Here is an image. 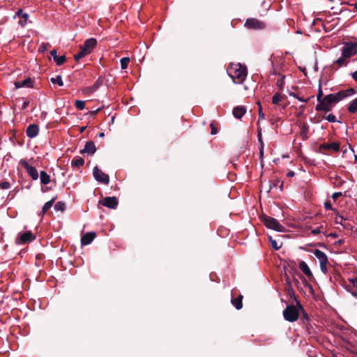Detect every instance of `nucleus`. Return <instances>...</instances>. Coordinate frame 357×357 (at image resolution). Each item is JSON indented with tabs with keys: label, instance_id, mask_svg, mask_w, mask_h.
<instances>
[{
	"label": "nucleus",
	"instance_id": "79ce46f5",
	"mask_svg": "<svg viewBox=\"0 0 357 357\" xmlns=\"http://www.w3.org/2000/svg\"><path fill=\"white\" fill-rule=\"evenodd\" d=\"M322 96H323V91L321 89H319V93H318L317 97L318 102H321V100H322V99H323Z\"/></svg>",
	"mask_w": 357,
	"mask_h": 357
},
{
	"label": "nucleus",
	"instance_id": "cd10ccee",
	"mask_svg": "<svg viewBox=\"0 0 357 357\" xmlns=\"http://www.w3.org/2000/svg\"><path fill=\"white\" fill-rule=\"evenodd\" d=\"M130 59L128 57H123L120 60L121 69H126L128 68Z\"/></svg>",
	"mask_w": 357,
	"mask_h": 357
},
{
	"label": "nucleus",
	"instance_id": "5701e85b",
	"mask_svg": "<svg viewBox=\"0 0 357 357\" xmlns=\"http://www.w3.org/2000/svg\"><path fill=\"white\" fill-rule=\"evenodd\" d=\"M40 178L41 183L47 185L50 182V176L44 171L40 172Z\"/></svg>",
	"mask_w": 357,
	"mask_h": 357
},
{
	"label": "nucleus",
	"instance_id": "603ef678",
	"mask_svg": "<svg viewBox=\"0 0 357 357\" xmlns=\"http://www.w3.org/2000/svg\"><path fill=\"white\" fill-rule=\"evenodd\" d=\"M341 195V192H335L333 195V199H336L337 197H338L339 196Z\"/></svg>",
	"mask_w": 357,
	"mask_h": 357
},
{
	"label": "nucleus",
	"instance_id": "dca6fc26",
	"mask_svg": "<svg viewBox=\"0 0 357 357\" xmlns=\"http://www.w3.org/2000/svg\"><path fill=\"white\" fill-rule=\"evenodd\" d=\"M96 151L95 144L92 141H89L86 143L84 148L81 151L82 153H87L89 155L93 154Z\"/></svg>",
	"mask_w": 357,
	"mask_h": 357
},
{
	"label": "nucleus",
	"instance_id": "c03bdc74",
	"mask_svg": "<svg viewBox=\"0 0 357 357\" xmlns=\"http://www.w3.org/2000/svg\"><path fill=\"white\" fill-rule=\"evenodd\" d=\"M349 282L357 288V277L350 279Z\"/></svg>",
	"mask_w": 357,
	"mask_h": 357
},
{
	"label": "nucleus",
	"instance_id": "aec40b11",
	"mask_svg": "<svg viewBox=\"0 0 357 357\" xmlns=\"http://www.w3.org/2000/svg\"><path fill=\"white\" fill-rule=\"evenodd\" d=\"M246 109L243 106H237L233 109V115L236 119H241L245 113Z\"/></svg>",
	"mask_w": 357,
	"mask_h": 357
},
{
	"label": "nucleus",
	"instance_id": "a18cd8bd",
	"mask_svg": "<svg viewBox=\"0 0 357 357\" xmlns=\"http://www.w3.org/2000/svg\"><path fill=\"white\" fill-rule=\"evenodd\" d=\"M331 106L326 102V105L324 107L323 111H325L326 112H329L331 109Z\"/></svg>",
	"mask_w": 357,
	"mask_h": 357
},
{
	"label": "nucleus",
	"instance_id": "2f4dec72",
	"mask_svg": "<svg viewBox=\"0 0 357 357\" xmlns=\"http://www.w3.org/2000/svg\"><path fill=\"white\" fill-rule=\"evenodd\" d=\"M75 105L77 109L82 110L85 107V102L83 101V100H77L75 101Z\"/></svg>",
	"mask_w": 357,
	"mask_h": 357
},
{
	"label": "nucleus",
	"instance_id": "20e7f679",
	"mask_svg": "<svg viewBox=\"0 0 357 357\" xmlns=\"http://www.w3.org/2000/svg\"><path fill=\"white\" fill-rule=\"evenodd\" d=\"M262 221L267 228L279 232H284L285 231L284 227L280 224L276 219L272 217L264 216L262 218Z\"/></svg>",
	"mask_w": 357,
	"mask_h": 357
},
{
	"label": "nucleus",
	"instance_id": "a211bd4d",
	"mask_svg": "<svg viewBox=\"0 0 357 357\" xmlns=\"http://www.w3.org/2000/svg\"><path fill=\"white\" fill-rule=\"evenodd\" d=\"M95 237H96V233L87 232L82 237V239H81L82 245H87L90 244L93 241V240L95 238Z\"/></svg>",
	"mask_w": 357,
	"mask_h": 357
},
{
	"label": "nucleus",
	"instance_id": "1a4fd4ad",
	"mask_svg": "<svg viewBox=\"0 0 357 357\" xmlns=\"http://www.w3.org/2000/svg\"><path fill=\"white\" fill-rule=\"evenodd\" d=\"M20 163L26 170L27 174L32 179L37 180L38 178V172L34 167L29 165L25 160H21Z\"/></svg>",
	"mask_w": 357,
	"mask_h": 357
},
{
	"label": "nucleus",
	"instance_id": "bf43d9fd",
	"mask_svg": "<svg viewBox=\"0 0 357 357\" xmlns=\"http://www.w3.org/2000/svg\"><path fill=\"white\" fill-rule=\"evenodd\" d=\"M98 86H99V85H98V84L96 82V83L94 84L93 88L96 89H97V88L98 87Z\"/></svg>",
	"mask_w": 357,
	"mask_h": 357
},
{
	"label": "nucleus",
	"instance_id": "a878e982",
	"mask_svg": "<svg viewBox=\"0 0 357 357\" xmlns=\"http://www.w3.org/2000/svg\"><path fill=\"white\" fill-rule=\"evenodd\" d=\"M50 81L52 84H57L60 86L63 85L62 77L59 75H56L55 77H52Z\"/></svg>",
	"mask_w": 357,
	"mask_h": 357
},
{
	"label": "nucleus",
	"instance_id": "de8ad7c7",
	"mask_svg": "<svg viewBox=\"0 0 357 357\" xmlns=\"http://www.w3.org/2000/svg\"><path fill=\"white\" fill-rule=\"evenodd\" d=\"M211 134L212 135H215L217 133V130L216 128L213 126V124L211 123Z\"/></svg>",
	"mask_w": 357,
	"mask_h": 357
},
{
	"label": "nucleus",
	"instance_id": "7c9ffc66",
	"mask_svg": "<svg viewBox=\"0 0 357 357\" xmlns=\"http://www.w3.org/2000/svg\"><path fill=\"white\" fill-rule=\"evenodd\" d=\"M282 98L280 94L277 93L273 96L272 102L273 104L278 105L282 101Z\"/></svg>",
	"mask_w": 357,
	"mask_h": 357
},
{
	"label": "nucleus",
	"instance_id": "8fccbe9b",
	"mask_svg": "<svg viewBox=\"0 0 357 357\" xmlns=\"http://www.w3.org/2000/svg\"><path fill=\"white\" fill-rule=\"evenodd\" d=\"M260 155H263L264 154V142H261V144L259 146Z\"/></svg>",
	"mask_w": 357,
	"mask_h": 357
},
{
	"label": "nucleus",
	"instance_id": "49530a36",
	"mask_svg": "<svg viewBox=\"0 0 357 357\" xmlns=\"http://www.w3.org/2000/svg\"><path fill=\"white\" fill-rule=\"evenodd\" d=\"M258 129H259V132H258V135H257L258 141H259V144L261 145V142H263V141H262V139H261V131L259 130V128H258Z\"/></svg>",
	"mask_w": 357,
	"mask_h": 357
},
{
	"label": "nucleus",
	"instance_id": "ddd939ff",
	"mask_svg": "<svg viewBox=\"0 0 357 357\" xmlns=\"http://www.w3.org/2000/svg\"><path fill=\"white\" fill-rule=\"evenodd\" d=\"M340 144L339 142H335L332 143H324L320 144L319 149L321 150H327L334 152H337L340 150Z\"/></svg>",
	"mask_w": 357,
	"mask_h": 357
},
{
	"label": "nucleus",
	"instance_id": "f257e3e1",
	"mask_svg": "<svg viewBox=\"0 0 357 357\" xmlns=\"http://www.w3.org/2000/svg\"><path fill=\"white\" fill-rule=\"evenodd\" d=\"M227 73L235 84H242L248 75L246 67L241 63H231L227 68Z\"/></svg>",
	"mask_w": 357,
	"mask_h": 357
},
{
	"label": "nucleus",
	"instance_id": "7ed1b4c3",
	"mask_svg": "<svg viewBox=\"0 0 357 357\" xmlns=\"http://www.w3.org/2000/svg\"><path fill=\"white\" fill-rule=\"evenodd\" d=\"M96 39L91 38L86 40L84 45L80 46L79 52L74 55V59L76 61H79L80 59L89 54L93 51V50L96 47Z\"/></svg>",
	"mask_w": 357,
	"mask_h": 357
},
{
	"label": "nucleus",
	"instance_id": "0eeeda50",
	"mask_svg": "<svg viewBox=\"0 0 357 357\" xmlns=\"http://www.w3.org/2000/svg\"><path fill=\"white\" fill-rule=\"evenodd\" d=\"M357 54V43H346L342 49V54L348 59Z\"/></svg>",
	"mask_w": 357,
	"mask_h": 357
},
{
	"label": "nucleus",
	"instance_id": "f704fd0d",
	"mask_svg": "<svg viewBox=\"0 0 357 357\" xmlns=\"http://www.w3.org/2000/svg\"><path fill=\"white\" fill-rule=\"evenodd\" d=\"M336 216L335 218V222L336 224H340V225H343L342 224V221L344 220L345 219L340 215H339L337 213V212L336 213Z\"/></svg>",
	"mask_w": 357,
	"mask_h": 357
},
{
	"label": "nucleus",
	"instance_id": "5fc2aeb1",
	"mask_svg": "<svg viewBox=\"0 0 357 357\" xmlns=\"http://www.w3.org/2000/svg\"><path fill=\"white\" fill-rule=\"evenodd\" d=\"M312 232L314 234H317L320 233V230H319V228H317V229H313V230L312 231Z\"/></svg>",
	"mask_w": 357,
	"mask_h": 357
},
{
	"label": "nucleus",
	"instance_id": "e433bc0d",
	"mask_svg": "<svg viewBox=\"0 0 357 357\" xmlns=\"http://www.w3.org/2000/svg\"><path fill=\"white\" fill-rule=\"evenodd\" d=\"M290 96L296 98L298 101L300 102H306L307 101V99H305L304 98H302V97H299L296 93H290Z\"/></svg>",
	"mask_w": 357,
	"mask_h": 357
},
{
	"label": "nucleus",
	"instance_id": "473e14b6",
	"mask_svg": "<svg viewBox=\"0 0 357 357\" xmlns=\"http://www.w3.org/2000/svg\"><path fill=\"white\" fill-rule=\"evenodd\" d=\"M54 209L57 211H63L65 210V204L61 202H57L54 205Z\"/></svg>",
	"mask_w": 357,
	"mask_h": 357
},
{
	"label": "nucleus",
	"instance_id": "393cba45",
	"mask_svg": "<svg viewBox=\"0 0 357 357\" xmlns=\"http://www.w3.org/2000/svg\"><path fill=\"white\" fill-rule=\"evenodd\" d=\"M242 298H243L242 296H239L237 298H235V299L231 301L232 304L234 305V307L237 310H240L243 307Z\"/></svg>",
	"mask_w": 357,
	"mask_h": 357
},
{
	"label": "nucleus",
	"instance_id": "864d4df0",
	"mask_svg": "<svg viewBox=\"0 0 357 357\" xmlns=\"http://www.w3.org/2000/svg\"><path fill=\"white\" fill-rule=\"evenodd\" d=\"M277 84L279 86H282V84H283V78H282L280 80H278L277 82Z\"/></svg>",
	"mask_w": 357,
	"mask_h": 357
},
{
	"label": "nucleus",
	"instance_id": "4468645a",
	"mask_svg": "<svg viewBox=\"0 0 357 357\" xmlns=\"http://www.w3.org/2000/svg\"><path fill=\"white\" fill-rule=\"evenodd\" d=\"M33 79L31 77H27L26 79L22 80V81H17L14 83L16 89L20 88H33Z\"/></svg>",
	"mask_w": 357,
	"mask_h": 357
},
{
	"label": "nucleus",
	"instance_id": "39448f33",
	"mask_svg": "<svg viewBox=\"0 0 357 357\" xmlns=\"http://www.w3.org/2000/svg\"><path fill=\"white\" fill-rule=\"evenodd\" d=\"M314 255L318 259L321 271L324 274H326L328 272V259L327 255L320 250L316 249L313 252Z\"/></svg>",
	"mask_w": 357,
	"mask_h": 357
},
{
	"label": "nucleus",
	"instance_id": "4be33fe9",
	"mask_svg": "<svg viewBox=\"0 0 357 357\" xmlns=\"http://www.w3.org/2000/svg\"><path fill=\"white\" fill-rule=\"evenodd\" d=\"M84 160L81 157H75L71 162L72 166L79 167L84 165Z\"/></svg>",
	"mask_w": 357,
	"mask_h": 357
},
{
	"label": "nucleus",
	"instance_id": "9d476101",
	"mask_svg": "<svg viewBox=\"0 0 357 357\" xmlns=\"http://www.w3.org/2000/svg\"><path fill=\"white\" fill-rule=\"evenodd\" d=\"M245 26L248 29H262L265 27V24L255 18H250L246 20Z\"/></svg>",
	"mask_w": 357,
	"mask_h": 357
},
{
	"label": "nucleus",
	"instance_id": "37998d69",
	"mask_svg": "<svg viewBox=\"0 0 357 357\" xmlns=\"http://www.w3.org/2000/svg\"><path fill=\"white\" fill-rule=\"evenodd\" d=\"M324 206L326 208V209L327 210H333L334 211L335 213H337V211H335V209H333L331 206V204L329 203V202H325L324 204Z\"/></svg>",
	"mask_w": 357,
	"mask_h": 357
},
{
	"label": "nucleus",
	"instance_id": "4c0bfd02",
	"mask_svg": "<svg viewBox=\"0 0 357 357\" xmlns=\"http://www.w3.org/2000/svg\"><path fill=\"white\" fill-rule=\"evenodd\" d=\"M329 122H336V116L333 114H329L328 116L324 117Z\"/></svg>",
	"mask_w": 357,
	"mask_h": 357
},
{
	"label": "nucleus",
	"instance_id": "3c124183",
	"mask_svg": "<svg viewBox=\"0 0 357 357\" xmlns=\"http://www.w3.org/2000/svg\"><path fill=\"white\" fill-rule=\"evenodd\" d=\"M351 76L353 79L357 82V71L352 73Z\"/></svg>",
	"mask_w": 357,
	"mask_h": 357
},
{
	"label": "nucleus",
	"instance_id": "13d9d810",
	"mask_svg": "<svg viewBox=\"0 0 357 357\" xmlns=\"http://www.w3.org/2000/svg\"><path fill=\"white\" fill-rule=\"evenodd\" d=\"M100 110V108L97 109L94 112H92L93 114H96Z\"/></svg>",
	"mask_w": 357,
	"mask_h": 357
},
{
	"label": "nucleus",
	"instance_id": "a19ab883",
	"mask_svg": "<svg viewBox=\"0 0 357 357\" xmlns=\"http://www.w3.org/2000/svg\"><path fill=\"white\" fill-rule=\"evenodd\" d=\"M22 100H23V102L21 106V109L24 110L29 106V102L27 100H25L24 98H22Z\"/></svg>",
	"mask_w": 357,
	"mask_h": 357
},
{
	"label": "nucleus",
	"instance_id": "b1692460",
	"mask_svg": "<svg viewBox=\"0 0 357 357\" xmlns=\"http://www.w3.org/2000/svg\"><path fill=\"white\" fill-rule=\"evenodd\" d=\"M55 198H52L51 200L47 202L43 206L42 213L44 215L50 208L52 207L54 202Z\"/></svg>",
	"mask_w": 357,
	"mask_h": 357
},
{
	"label": "nucleus",
	"instance_id": "f03ea898",
	"mask_svg": "<svg viewBox=\"0 0 357 357\" xmlns=\"http://www.w3.org/2000/svg\"><path fill=\"white\" fill-rule=\"evenodd\" d=\"M355 93V90L352 88L340 91L336 93H331L324 97L325 102L331 107L333 104L338 102L345 98L349 97Z\"/></svg>",
	"mask_w": 357,
	"mask_h": 357
},
{
	"label": "nucleus",
	"instance_id": "052dcab7",
	"mask_svg": "<svg viewBox=\"0 0 357 357\" xmlns=\"http://www.w3.org/2000/svg\"><path fill=\"white\" fill-rule=\"evenodd\" d=\"M104 135H104V133H103V132H101V133H100V134H99V137H104Z\"/></svg>",
	"mask_w": 357,
	"mask_h": 357
},
{
	"label": "nucleus",
	"instance_id": "4d7b16f0",
	"mask_svg": "<svg viewBox=\"0 0 357 357\" xmlns=\"http://www.w3.org/2000/svg\"><path fill=\"white\" fill-rule=\"evenodd\" d=\"M351 294V295H352L353 296H354V297L357 298V292H356V291H352Z\"/></svg>",
	"mask_w": 357,
	"mask_h": 357
},
{
	"label": "nucleus",
	"instance_id": "f8f14e48",
	"mask_svg": "<svg viewBox=\"0 0 357 357\" xmlns=\"http://www.w3.org/2000/svg\"><path fill=\"white\" fill-rule=\"evenodd\" d=\"M99 204L109 208H116L118 205V201L114 197H107L99 202Z\"/></svg>",
	"mask_w": 357,
	"mask_h": 357
},
{
	"label": "nucleus",
	"instance_id": "58836bf2",
	"mask_svg": "<svg viewBox=\"0 0 357 357\" xmlns=\"http://www.w3.org/2000/svg\"><path fill=\"white\" fill-rule=\"evenodd\" d=\"M257 105H259V120H264L265 119L264 114L262 112L261 106L260 105V102H258Z\"/></svg>",
	"mask_w": 357,
	"mask_h": 357
},
{
	"label": "nucleus",
	"instance_id": "c85d7f7f",
	"mask_svg": "<svg viewBox=\"0 0 357 357\" xmlns=\"http://www.w3.org/2000/svg\"><path fill=\"white\" fill-rule=\"evenodd\" d=\"M66 56L62 55L60 56H57L56 58L54 57V60L57 66H61L66 61Z\"/></svg>",
	"mask_w": 357,
	"mask_h": 357
},
{
	"label": "nucleus",
	"instance_id": "72a5a7b5",
	"mask_svg": "<svg viewBox=\"0 0 357 357\" xmlns=\"http://www.w3.org/2000/svg\"><path fill=\"white\" fill-rule=\"evenodd\" d=\"M50 47V45L47 43H43L40 45V46L39 47V51L40 52H45V51H47L48 50V48Z\"/></svg>",
	"mask_w": 357,
	"mask_h": 357
},
{
	"label": "nucleus",
	"instance_id": "6ab92c4d",
	"mask_svg": "<svg viewBox=\"0 0 357 357\" xmlns=\"http://www.w3.org/2000/svg\"><path fill=\"white\" fill-rule=\"evenodd\" d=\"M298 266L300 269L302 271V272L310 279L313 278V274L310 268L304 261H301L298 264Z\"/></svg>",
	"mask_w": 357,
	"mask_h": 357
},
{
	"label": "nucleus",
	"instance_id": "2eb2a0df",
	"mask_svg": "<svg viewBox=\"0 0 357 357\" xmlns=\"http://www.w3.org/2000/svg\"><path fill=\"white\" fill-rule=\"evenodd\" d=\"M39 132V128L36 124L29 125L26 130V135L30 138L36 137Z\"/></svg>",
	"mask_w": 357,
	"mask_h": 357
},
{
	"label": "nucleus",
	"instance_id": "9b49d317",
	"mask_svg": "<svg viewBox=\"0 0 357 357\" xmlns=\"http://www.w3.org/2000/svg\"><path fill=\"white\" fill-rule=\"evenodd\" d=\"M35 239V236L31 231H26L23 234H20L16 239V242L18 244H24L29 243Z\"/></svg>",
	"mask_w": 357,
	"mask_h": 357
},
{
	"label": "nucleus",
	"instance_id": "c756f323",
	"mask_svg": "<svg viewBox=\"0 0 357 357\" xmlns=\"http://www.w3.org/2000/svg\"><path fill=\"white\" fill-rule=\"evenodd\" d=\"M269 239H270V242L271 243V246L273 249L278 250L281 248L282 245L278 244L277 241H275V239H273L272 237L270 236Z\"/></svg>",
	"mask_w": 357,
	"mask_h": 357
},
{
	"label": "nucleus",
	"instance_id": "6e6552de",
	"mask_svg": "<svg viewBox=\"0 0 357 357\" xmlns=\"http://www.w3.org/2000/svg\"><path fill=\"white\" fill-rule=\"evenodd\" d=\"M93 174L95 179L104 184H108L109 182V176L105 174L102 170L95 167L93 170Z\"/></svg>",
	"mask_w": 357,
	"mask_h": 357
},
{
	"label": "nucleus",
	"instance_id": "6e6d98bb",
	"mask_svg": "<svg viewBox=\"0 0 357 357\" xmlns=\"http://www.w3.org/2000/svg\"><path fill=\"white\" fill-rule=\"evenodd\" d=\"M294 176V172L293 171H290L287 173V176L291 177Z\"/></svg>",
	"mask_w": 357,
	"mask_h": 357
},
{
	"label": "nucleus",
	"instance_id": "09e8293b",
	"mask_svg": "<svg viewBox=\"0 0 357 357\" xmlns=\"http://www.w3.org/2000/svg\"><path fill=\"white\" fill-rule=\"evenodd\" d=\"M50 54L53 57L54 59V57L56 58L58 56L56 54V50H52L50 52Z\"/></svg>",
	"mask_w": 357,
	"mask_h": 357
},
{
	"label": "nucleus",
	"instance_id": "423d86ee",
	"mask_svg": "<svg viewBox=\"0 0 357 357\" xmlns=\"http://www.w3.org/2000/svg\"><path fill=\"white\" fill-rule=\"evenodd\" d=\"M283 316L285 320L289 322L296 321L299 317V312L294 305H287L283 311Z\"/></svg>",
	"mask_w": 357,
	"mask_h": 357
},
{
	"label": "nucleus",
	"instance_id": "412c9836",
	"mask_svg": "<svg viewBox=\"0 0 357 357\" xmlns=\"http://www.w3.org/2000/svg\"><path fill=\"white\" fill-rule=\"evenodd\" d=\"M348 59L342 54L339 59L334 61L333 65L337 64V67L346 66L348 64Z\"/></svg>",
	"mask_w": 357,
	"mask_h": 357
},
{
	"label": "nucleus",
	"instance_id": "ea45409f",
	"mask_svg": "<svg viewBox=\"0 0 357 357\" xmlns=\"http://www.w3.org/2000/svg\"><path fill=\"white\" fill-rule=\"evenodd\" d=\"M0 187L1 189L7 190V189L10 188V185L8 182L4 181V182H2L0 183Z\"/></svg>",
	"mask_w": 357,
	"mask_h": 357
},
{
	"label": "nucleus",
	"instance_id": "f3484780",
	"mask_svg": "<svg viewBox=\"0 0 357 357\" xmlns=\"http://www.w3.org/2000/svg\"><path fill=\"white\" fill-rule=\"evenodd\" d=\"M16 16H17L18 17L20 18L19 22H18L19 24L22 27L24 26L26 24V23H27V20H28V18H29V15L27 13H22V10L21 9H20L16 13V14L15 15V17Z\"/></svg>",
	"mask_w": 357,
	"mask_h": 357
},
{
	"label": "nucleus",
	"instance_id": "c9c22d12",
	"mask_svg": "<svg viewBox=\"0 0 357 357\" xmlns=\"http://www.w3.org/2000/svg\"><path fill=\"white\" fill-rule=\"evenodd\" d=\"M325 105H326V102L323 98L322 100H321V102H319V104L316 106V109L317 111L323 110Z\"/></svg>",
	"mask_w": 357,
	"mask_h": 357
},
{
	"label": "nucleus",
	"instance_id": "bb28decb",
	"mask_svg": "<svg viewBox=\"0 0 357 357\" xmlns=\"http://www.w3.org/2000/svg\"><path fill=\"white\" fill-rule=\"evenodd\" d=\"M348 110L349 112L353 114L357 112V98L351 101L348 107Z\"/></svg>",
	"mask_w": 357,
	"mask_h": 357
},
{
	"label": "nucleus",
	"instance_id": "680f3d73",
	"mask_svg": "<svg viewBox=\"0 0 357 357\" xmlns=\"http://www.w3.org/2000/svg\"><path fill=\"white\" fill-rule=\"evenodd\" d=\"M355 8H357V3L356 4Z\"/></svg>",
	"mask_w": 357,
	"mask_h": 357
}]
</instances>
